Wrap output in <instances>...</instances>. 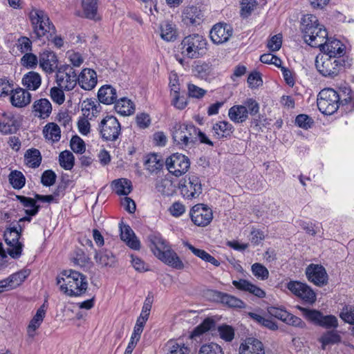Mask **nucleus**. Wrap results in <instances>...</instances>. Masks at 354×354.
<instances>
[{"instance_id": "obj_46", "label": "nucleus", "mask_w": 354, "mask_h": 354, "mask_svg": "<svg viewBox=\"0 0 354 354\" xmlns=\"http://www.w3.org/2000/svg\"><path fill=\"white\" fill-rule=\"evenodd\" d=\"M30 274V272L29 270L23 269L8 276L13 290L20 286Z\"/></svg>"}, {"instance_id": "obj_56", "label": "nucleus", "mask_w": 354, "mask_h": 354, "mask_svg": "<svg viewBox=\"0 0 354 354\" xmlns=\"http://www.w3.org/2000/svg\"><path fill=\"white\" fill-rule=\"evenodd\" d=\"M251 269L254 276L260 280H266L269 277L268 270L261 263H254Z\"/></svg>"}, {"instance_id": "obj_23", "label": "nucleus", "mask_w": 354, "mask_h": 354, "mask_svg": "<svg viewBox=\"0 0 354 354\" xmlns=\"http://www.w3.org/2000/svg\"><path fill=\"white\" fill-rule=\"evenodd\" d=\"M77 83L84 90H92L95 87L97 83L96 72L88 68L82 69L77 76Z\"/></svg>"}, {"instance_id": "obj_40", "label": "nucleus", "mask_w": 354, "mask_h": 354, "mask_svg": "<svg viewBox=\"0 0 354 354\" xmlns=\"http://www.w3.org/2000/svg\"><path fill=\"white\" fill-rule=\"evenodd\" d=\"M177 30L174 24L164 21L160 25V37L166 41H174L177 37Z\"/></svg>"}, {"instance_id": "obj_13", "label": "nucleus", "mask_w": 354, "mask_h": 354, "mask_svg": "<svg viewBox=\"0 0 354 354\" xmlns=\"http://www.w3.org/2000/svg\"><path fill=\"white\" fill-rule=\"evenodd\" d=\"M192 221L197 226L205 227L213 218V212L210 207L203 204L195 205L190 210Z\"/></svg>"}, {"instance_id": "obj_52", "label": "nucleus", "mask_w": 354, "mask_h": 354, "mask_svg": "<svg viewBox=\"0 0 354 354\" xmlns=\"http://www.w3.org/2000/svg\"><path fill=\"white\" fill-rule=\"evenodd\" d=\"M21 64L26 68H35L39 64V57L32 53H26L21 58Z\"/></svg>"}, {"instance_id": "obj_17", "label": "nucleus", "mask_w": 354, "mask_h": 354, "mask_svg": "<svg viewBox=\"0 0 354 354\" xmlns=\"http://www.w3.org/2000/svg\"><path fill=\"white\" fill-rule=\"evenodd\" d=\"M58 58L56 53L52 50H45L39 53V66L40 68L46 74H53L57 71Z\"/></svg>"}, {"instance_id": "obj_30", "label": "nucleus", "mask_w": 354, "mask_h": 354, "mask_svg": "<svg viewBox=\"0 0 354 354\" xmlns=\"http://www.w3.org/2000/svg\"><path fill=\"white\" fill-rule=\"evenodd\" d=\"M52 111V105L50 101L46 98L36 100L32 104V112L35 116L45 119L48 118Z\"/></svg>"}, {"instance_id": "obj_55", "label": "nucleus", "mask_w": 354, "mask_h": 354, "mask_svg": "<svg viewBox=\"0 0 354 354\" xmlns=\"http://www.w3.org/2000/svg\"><path fill=\"white\" fill-rule=\"evenodd\" d=\"M228 115L230 119L234 122H242L243 120V106H233L230 109Z\"/></svg>"}, {"instance_id": "obj_10", "label": "nucleus", "mask_w": 354, "mask_h": 354, "mask_svg": "<svg viewBox=\"0 0 354 354\" xmlns=\"http://www.w3.org/2000/svg\"><path fill=\"white\" fill-rule=\"evenodd\" d=\"M101 138L106 141H115L121 134V124L113 115H106L99 124Z\"/></svg>"}, {"instance_id": "obj_27", "label": "nucleus", "mask_w": 354, "mask_h": 354, "mask_svg": "<svg viewBox=\"0 0 354 354\" xmlns=\"http://www.w3.org/2000/svg\"><path fill=\"white\" fill-rule=\"evenodd\" d=\"M164 160L160 154L151 153L144 158L145 169L150 174H157L163 167Z\"/></svg>"}, {"instance_id": "obj_58", "label": "nucleus", "mask_w": 354, "mask_h": 354, "mask_svg": "<svg viewBox=\"0 0 354 354\" xmlns=\"http://www.w3.org/2000/svg\"><path fill=\"white\" fill-rule=\"evenodd\" d=\"M319 326L328 329L336 328L338 327V320L334 315H322Z\"/></svg>"}, {"instance_id": "obj_51", "label": "nucleus", "mask_w": 354, "mask_h": 354, "mask_svg": "<svg viewBox=\"0 0 354 354\" xmlns=\"http://www.w3.org/2000/svg\"><path fill=\"white\" fill-rule=\"evenodd\" d=\"M59 162L62 167L71 170L74 166V156L68 151H62L59 156Z\"/></svg>"}, {"instance_id": "obj_35", "label": "nucleus", "mask_w": 354, "mask_h": 354, "mask_svg": "<svg viewBox=\"0 0 354 354\" xmlns=\"http://www.w3.org/2000/svg\"><path fill=\"white\" fill-rule=\"evenodd\" d=\"M46 140L51 142H58L61 138V129L55 122L46 124L42 131Z\"/></svg>"}, {"instance_id": "obj_53", "label": "nucleus", "mask_w": 354, "mask_h": 354, "mask_svg": "<svg viewBox=\"0 0 354 354\" xmlns=\"http://www.w3.org/2000/svg\"><path fill=\"white\" fill-rule=\"evenodd\" d=\"M247 82L251 89H257L261 86L263 82L261 73L257 71L251 72L247 78Z\"/></svg>"}, {"instance_id": "obj_45", "label": "nucleus", "mask_w": 354, "mask_h": 354, "mask_svg": "<svg viewBox=\"0 0 354 354\" xmlns=\"http://www.w3.org/2000/svg\"><path fill=\"white\" fill-rule=\"evenodd\" d=\"M26 165L31 168H36L39 166L41 161V153L38 149H28L24 156Z\"/></svg>"}, {"instance_id": "obj_19", "label": "nucleus", "mask_w": 354, "mask_h": 354, "mask_svg": "<svg viewBox=\"0 0 354 354\" xmlns=\"http://www.w3.org/2000/svg\"><path fill=\"white\" fill-rule=\"evenodd\" d=\"M232 28L225 23H218L211 29L209 36L212 41L216 44H221L229 40L232 35Z\"/></svg>"}, {"instance_id": "obj_15", "label": "nucleus", "mask_w": 354, "mask_h": 354, "mask_svg": "<svg viewBox=\"0 0 354 354\" xmlns=\"http://www.w3.org/2000/svg\"><path fill=\"white\" fill-rule=\"evenodd\" d=\"M179 189L184 198L187 199L196 198L202 191L201 180L198 176L192 175L188 179L180 181Z\"/></svg>"}, {"instance_id": "obj_24", "label": "nucleus", "mask_w": 354, "mask_h": 354, "mask_svg": "<svg viewBox=\"0 0 354 354\" xmlns=\"http://www.w3.org/2000/svg\"><path fill=\"white\" fill-rule=\"evenodd\" d=\"M339 98V106L344 111L348 112L354 111V97L351 88L348 86H343L335 90Z\"/></svg>"}, {"instance_id": "obj_8", "label": "nucleus", "mask_w": 354, "mask_h": 354, "mask_svg": "<svg viewBox=\"0 0 354 354\" xmlns=\"http://www.w3.org/2000/svg\"><path fill=\"white\" fill-rule=\"evenodd\" d=\"M22 228L18 227H7L4 232V240L8 245L7 252L10 257L17 259L21 257L24 248V243L20 241Z\"/></svg>"}, {"instance_id": "obj_2", "label": "nucleus", "mask_w": 354, "mask_h": 354, "mask_svg": "<svg viewBox=\"0 0 354 354\" xmlns=\"http://www.w3.org/2000/svg\"><path fill=\"white\" fill-rule=\"evenodd\" d=\"M171 131L174 143L179 149H189L198 141L201 143L213 145L207 136L192 123H177Z\"/></svg>"}, {"instance_id": "obj_38", "label": "nucleus", "mask_w": 354, "mask_h": 354, "mask_svg": "<svg viewBox=\"0 0 354 354\" xmlns=\"http://www.w3.org/2000/svg\"><path fill=\"white\" fill-rule=\"evenodd\" d=\"M245 354H265L262 342L253 337L245 339Z\"/></svg>"}, {"instance_id": "obj_49", "label": "nucleus", "mask_w": 354, "mask_h": 354, "mask_svg": "<svg viewBox=\"0 0 354 354\" xmlns=\"http://www.w3.org/2000/svg\"><path fill=\"white\" fill-rule=\"evenodd\" d=\"M167 354H189V349L183 342L170 340L167 344Z\"/></svg>"}, {"instance_id": "obj_1", "label": "nucleus", "mask_w": 354, "mask_h": 354, "mask_svg": "<svg viewBox=\"0 0 354 354\" xmlns=\"http://www.w3.org/2000/svg\"><path fill=\"white\" fill-rule=\"evenodd\" d=\"M208 41L198 33L189 34L180 40L174 50V57L184 68L189 67V62L204 57L208 51Z\"/></svg>"}, {"instance_id": "obj_36", "label": "nucleus", "mask_w": 354, "mask_h": 354, "mask_svg": "<svg viewBox=\"0 0 354 354\" xmlns=\"http://www.w3.org/2000/svg\"><path fill=\"white\" fill-rule=\"evenodd\" d=\"M212 131L214 136L221 139L230 136L233 132V127L227 121H218L213 125Z\"/></svg>"}, {"instance_id": "obj_28", "label": "nucleus", "mask_w": 354, "mask_h": 354, "mask_svg": "<svg viewBox=\"0 0 354 354\" xmlns=\"http://www.w3.org/2000/svg\"><path fill=\"white\" fill-rule=\"evenodd\" d=\"M100 102L93 98H86L81 104L82 117L90 120L96 118L101 111Z\"/></svg>"}, {"instance_id": "obj_54", "label": "nucleus", "mask_w": 354, "mask_h": 354, "mask_svg": "<svg viewBox=\"0 0 354 354\" xmlns=\"http://www.w3.org/2000/svg\"><path fill=\"white\" fill-rule=\"evenodd\" d=\"M66 58L74 67H80L84 62V58L78 51L70 50L66 52Z\"/></svg>"}, {"instance_id": "obj_5", "label": "nucleus", "mask_w": 354, "mask_h": 354, "mask_svg": "<svg viewBox=\"0 0 354 354\" xmlns=\"http://www.w3.org/2000/svg\"><path fill=\"white\" fill-rule=\"evenodd\" d=\"M301 29L306 43L314 48L322 45L328 37L326 29L313 15H306L301 18Z\"/></svg>"}, {"instance_id": "obj_31", "label": "nucleus", "mask_w": 354, "mask_h": 354, "mask_svg": "<svg viewBox=\"0 0 354 354\" xmlns=\"http://www.w3.org/2000/svg\"><path fill=\"white\" fill-rule=\"evenodd\" d=\"M83 16L92 20H100L98 15V0H82Z\"/></svg>"}, {"instance_id": "obj_32", "label": "nucleus", "mask_w": 354, "mask_h": 354, "mask_svg": "<svg viewBox=\"0 0 354 354\" xmlns=\"http://www.w3.org/2000/svg\"><path fill=\"white\" fill-rule=\"evenodd\" d=\"M117 97L115 88L110 85L102 86L97 92L98 102L104 104H111L114 103Z\"/></svg>"}, {"instance_id": "obj_4", "label": "nucleus", "mask_w": 354, "mask_h": 354, "mask_svg": "<svg viewBox=\"0 0 354 354\" xmlns=\"http://www.w3.org/2000/svg\"><path fill=\"white\" fill-rule=\"evenodd\" d=\"M149 239L151 249L159 260L175 269L181 270L184 268L182 261L160 234L153 233L149 236Z\"/></svg>"}, {"instance_id": "obj_12", "label": "nucleus", "mask_w": 354, "mask_h": 354, "mask_svg": "<svg viewBox=\"0 0 354 354\" xmlns=\"http://www.w3.org/2000/svg\"><path fill=\"white\" fill-rule=\"evenodd\" d=\"M57 85L66 91L73 90L77 84V75L72 66L64 64L56 73Z\"/></svg>"}, {"instance_id": "obj_59", "label": "nucleus", "mask_w": 354, "mask_h": 354, "mask_svg": "<svg viewBox=\"0 0 354 354\" xmlns=\"http://www.w3.org/2000/svg\"><path fill=\"white\" fill-rule=\"evenodd\" d=\"M198 354H223L221 347L215 343H209L203 345Z\"/></svg>"}, {"instance_id": "obj_47", "label": "nucleus", "mask_w": 354, "mask_h": 354, "mask_svg": "<svg viewBox=\"0 0 354 354\" xmlns=\"http://www.w3.org/2000/svg\"><path fill=\"white\" fill-rule=\"evenodd\" d=\"M214 326V322L210 318H207L200 325L194 328L191 334V337L195 339L210 330Z\"/></svg>"}, {"instance_id": "obj_29", "label": "nucleus", "mask_w": 354, "mask_h": 354, "mask_svg": "<svg viewBox=\"0 0 354 354\" xmlns=\"http://www.w3.org/2000/svg\"><path fill=\"white\" fill-rule=\"evenodd\" d=\"M121 239L131 249L138 250L140 248V242L136 236L133 230L127 225L120 226Z\"/></svg>"}, {"instance_id": "obj_11", "label": "nucleus", "mask_w": 354, "mask_h": 354, "mask_svg": "<svg viewBox=\"0 0 354 354\" xmlns=\"http://www.w3.org/2000/svg\"><path fill=\"white\" fill-rule=\"evenodd\" d=\"M165 165L170 174L179 177L188 171L190 167V161L186 156L175 153L166 159Z\"/></svg>"}, {"instance_id": "obj_63", "label": "nucleus", "mask_w": 354, "mask_h": 354, "mask_svg": "<svg viewBox=\"0 0 354 354\" xmlns=\"http://www.w3.org/2000/svg\"><path fill=\"white\" fill-rule=\"evenodd\" d=\"M187 93L190 97L201 99L207 93V91L194 84L189 83L187 84Z\"/></svg>"}, {"instance_id": "obj_37", "label": "nucleus", "mask_w": 354, "mask_h": 354, "mask_svg": "<svg viewBox=\"0 0 354 354\" xmlns=\"http://www.w3.org/2000/svg\"><path fill=\"white\" fill-rule=\"evenodd\" d=\"M113 191L119 196H127L132 190V183L127 178H119L112 182Z\"/></svg>"}, {"instance_id": "obj_25", "label": "nucleus", "mask_w": 354, "mask_h": 354, "mask_svg": "<svg viewBox=\"0 0 354 354\" xmlns=\"http://www.w3.org/2000/svg\"><path fill=\"white\" fill-rule=\"evenodd\" d=\"M192 73L196 77L208 82L216 77L212 65L205 62H196L193 66Z\"/></svg>"}, {"instance_id": "obj_33", "label": "nucleus", "mask_w": 354, "mask_h": 354, "mask_svg": "<svg viewBox=\"0 0 354 354\" xmlns=\"http://www.w3.org/2000/svg\"><path fill=\"white\" fill-rule=\"evenodd\" d=\"M114 109L115 111L123 116L130 115L134 113L136 106L134 103L127 97H121L115 100Z\"/></svg>"}, {"instance_id": "obj_44", "label": "nucleus", "mask_w": 354, "mask_h": 354, "mask_svg": "<svg viewBox=\"0 0 354 354\" xmlns=\"http://www.w3.org/2000/svg\"><path fill=\"white\" fill-rule=\"evenodd\" d=\"M185 246H186L195 256L199 257L202 260L209 262L215 266H218L220 263L218 260H216L214 257L208 254L203 250L196 248L194 247L192 244L189 243H185Z\"/></svg>"}, {"instance_id": "obj_64", "label": "nucleus", "mask_w": 354, "mask_h": 354, "mask_svg": "<svg viewBox=\"0 0 354 354\" xmlns=\"http://www.w3.org/2000/svg\"><path fill=\"white\" fill-rule=\"evenodd\" d=\"M313 123V120L306 114L298 115L295 119V124L304 129H308L311 128Z\"/></svg>"}, {"instance_id": "obj_21", "label": "nucleus", "mask_w": 354, "mask_h": 354, "mask_svg": "<svg viewBox=\"0 0 354 354\" xmlns=\"http://www.w3.org/2000/svg\"><path fill=\"white\" fill-rule=\"evenodd\" d=\"M47 309L48 306L46 304V302H44L36 310L35 315L30 320L26 327V333L29 337L33 338L35 337L37 334V330L40 328L46 317Z\"/></svg>"}, {"instance_id": "obj_14", "label": "nucleus", "mask_w": 354, "mask_h": 354, "mask_svg": "<svg viewBox=\"0 0 354 354\" xmlns=\"http://www.w3.org/2000/svg\"><path fill=\"white\" fill-rule=\"evenodd\" d=\"M287 288L292 294L306 303L312 304L316 301L315 292L306 283L297 281H290L288 283Z\"/></svg>"}, {"instance_id": "obj_42", "label": "nucleus", "mask_w": 354, "mask_h": 354, "mask_svg": "<svg viewBox=\"0 0 354 354\" xmlns=\"http://www.w3.org/2000/svg\"><path fill=\"white\" fill-rule=\"evenodd\" d=\"M214 299L231 308L241 307L242 301L230 295L221 292H214Z\"/></svg>"}, {"instance_id": "obj_60", "label": "nucleus", "mask_w": 354, "mask_h": 354, "mask_svg": "<svg viewBox=\"0 0 354 354\" xmlns=\"http://www.w3.org/2000/svg\"><path fill=\"white\" fill-rule=\"evenodd\" d=\"M171 104L176 109L182 110L187 105V100L184 95H180V91L171 93Z\"/></svg>"}, {"instance_id": "obj_16", "label": "nucleus", "mask_w": 354, "mask_h": 354, "mask_svg": "<svg viewBox=\"0 0 354 354\" xmlns=\"http://www.w3.org/2000/svg\"><path fill=\"white\" fill-rule=\"evenodd\" d=\"M321 51L324 53L322 55L331 56V57L339 58H348L345 56L346 46L338 39H328V37L323 42V44L319 46Z\"/></svg>"}, {"instance_id": "obj_26", "label": "nucleus", "mask_w": 354, "mask_h": 354, "mask_svg": "<svg viewBox=\"0 0 354 354\" xmlns=\"http://www.w3.org/2000/svg\"><path fill=\"white\" fill-rule=\"evenodd\" d=\"M30 93L22 88L13 89L10 95V102L11 104L15 107H25L30 104Z\"/></svg>"}, {"instance_id": "obj_62", "label": "nucleus", "mask_w": 354, "mask_h": 354, "mask_svg": "<svg viewBox=\"0 0 354 354\" xmlns=\"http://www.w3.org/2000/svg\"><path fill=\"white\" fill-rule=\"evenodd\" d=\"M340 318L349 324H354V307L345 306L339 314Z\"/></svg>"}, {"instance_id": "obj_18", "label": "nucleus", "mask_w": 354, "mask_h": 354, "mask_svg": "<svg viewBox=\"0 0 354 354\" xmlns=\"http://www.w3.org/2000/svg\"><path fill=\"white\" fill-rule=\"evenodd\" d=\"M306 274L309 281L317 286H323L328 283V274L324 266L311 263L306 269Z\"/></svg>"}, {"instance_id": "obj_61", "label": "nucleus", "mask_w": 354, "mask_h": 354, "mask_svg": "<svg viewBox=\"0 0 354 354\" xmlns=\"http://www.w3.org/2000/svg\"><path fill=\"white\" fill-rule=\"evenodd\" d=\"M63 88L54 86L50 88V96L51 100L56 104L61 105L65 101V95Z\"/></svg>"}, {"instance_id": "obj_34", "label": "nucleus", "mask_w": 354, "mask_h": 354, "mask_svg": "<svg viewBox=\"0 0 354 354\" xmlns=\"http://www.w3.org/2000/svg\"><path fill=\"white\" fill-rule=\"evenodd\" d=\"M41 84V75L35 71H30L25 74L22 78V84L28 89L36 91Z\"/></svg>"}, {"instance_id": "obj_50", "label": "nucleus", "mask_w": 354, "mask_h": 354, "mask_svg": "<svg viewBox=\"0 0 354 354\" xmlns=\"http://www.w3.org/2000/svg\"><path fill=\"white\" fill-rule=\"evenodd\" d=\"M9 181L13 188L20 189L25 185L26 178L21 171L15 170L10 172Z\"/></svg>"}, {"instance_id": "obj_6", "label": "nucleus", "mask_w": 354, "mask_h": 354, "mask_svg": "<svg viewBox=\"0 0 354 354\" xmlns=\"http://www.w3.org/2000/svg\"><path fill=\"white\" fill-rule=\"evenodd\" d=\"M351 66L348 58H333L331 56L318 55L315 59V66L319 73L326 77H334L344 68Z\"/></svg>"}, {"instance_id": "obj_3", "label": "nucleus", "mask_w": 354, "mask_h": 354, "mask_svg": "<svg viewBox=\"0 0 354 354\" xmlns=\"http://www.w3.org/2000/svg\"><path fill=\"white\" fill-rule=\"evenodd\" d=\"M56 280L61 292L69 297H80L88 288L86 276L76 270H63Z\"/></svg>"}, {"instance_id": "obj_9", "label": "nucleus", "mask_w": 354, "mask_h": 354, "mask_svg": "<svg viewBox=\"0 0 354 354\" xmlns=\"http://www.w3.org/2000/svg\"><path fill=\"white\" fill-rule=\"evenodd\" d=\"M338 94L330 88L322 89L317 95V104L321 113L330 115L335 113L339 106Z\"/></svg>"}, {"instance_id": "obj_22", "label": "nucleus", "mask_w": 354, "mask_h": 354, "mask_svg": "<svg viewBox=\"0 0 354 354\" xmlns=\"http://www.w3.org/2000/svg\"><path fill=\"white\" fill-rule=\"evenodd\" d=\"M203 13L196 6H187L182 12V22L187 26H197L203 21Z\"/></svg>"}, {"instance_id": "obj_41", "label": "nucleus", "mask_w": 354, "mask_h": 354, "mask_svg": "<svg viewBox=\"0 0 354 354\" xmlns=\"http://www.w3.org/2000/svg\"><path fill=\"white\" fill-rule=\"evenodd\" d=\"M17 200L22 204L25 209L26 214L35 216L39 212L40 206L36 204L35 198L24 196H17Z\"/></svg>"}, {"instance_id": "obj_39", "label": "nucleus", "mask_w": 354, "mask_h": 354, "mask_svg": "<svg viewBox=\"0 0 354 354\" xmlns=\"http://www.w3.org/2000/svg\"><path fill=\"white\" fill-rule=\"evenodd\" d=\"M94 259L96 263L102 267H112L115 263V256L108 250L96 252Z\"/></svg>"}, {"instance_id": "obj_20", "label": "nucleus", "mask_w": 354, "mask_h": 354, "mask_svg": "<svg viewBox=\"0 0 354 354\" xmlns=\"http://www.w3.org/2000/svg\"><path fill=\"white\" fill-rule=\"evenodd\" d=\"M21 125V118L12 112H4L0 118V131L3 134L17 132Z\"/></svg>"}, {"instance_id": "obj_57", "label": "nucleus", "mask_w": 354, "mask_h": 354, "mask_svg": "<svg viewBox=\"0 0 354 354\" xmlns=\"http://www.w3.org/2000/svg\"><path fill=\"white\" fill-rule=\"evenodd\" d=\"M13 82L6 78H0V97H5L10 95L12 92Z\"/></svg>"}, {"instance_id": "obj_7", "label": "nucleus", "mask_w": 354, "mask_h": 354, "mask_svg": "<svg viewBox=\"0 0 354 354\" xmlns=\"http://www.w3.org/2000/svg\"><path fill=\"white\" fill-rule=\"evenodd\" d=\"M28 17L33 32L38 39L44 37L48 38L55 34V27L44 10L32 8L28 14Z\"/></svg>"}, {"instance_id": "obj_48", "label": "nucleus", "mask_w": 354, "mask_h": 354, "mask_svg": "<svg viewBox=\"0 0 354 354\" xmlns=\"http://www.w3.org/2000/svg\"><path fill=\"white\" fill-rule=\"evenodd\" d=\"M298 309L302 313V315L306 319L319 326L323 315L320 311L301 306H299Z\"/></svg>"}, {"instance_id": "obj_43", "label": "nucleus", "mask_w": 354, "mask_h": 354, "mask_svg": "<svg viewBox=\"0 0 354 354\" xmlns=\"http://www.w3.org/2000/svg\"><path fill=\"white\" fill-rule=\"evenodd\" d=\"M341 336L336 330L326 331L319 338V342L322 344V348L326 350L328 345H333L341 342Z\"/></svg>"}]
</instances>
